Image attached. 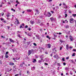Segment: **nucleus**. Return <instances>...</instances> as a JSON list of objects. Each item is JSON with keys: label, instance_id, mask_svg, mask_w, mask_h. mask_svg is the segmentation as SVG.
Segmentation results:
<instances>
[{"label": "nucleus", "instance_id": "obj_1", "mask_svg": "<svg viewBox=\"0 0 76 76\" xmlns=\"http://www.w3.org/2000/svg\"><path fill=\"white\" fill-rule=\"evenodd\" d=\"M34 50H28V55L30 56L31 54L32 53V54H33V53L34 52Z\"/></svg>", "mask_w": 76, "mask_h": 76}, {"label": "nucleus", "instance_id": "obj_2", "mask_svg": "<svg viewBox=\"0 0 76 76\" xmlns=\"http://www.w3.org/2000/svg\"><path fill=\"white\" fill-rule=\"evenodd\" d=\"M70 23H74V20L73 18H71L70 19Z\"/></svg>", "mask_w": 76, "mask_h": 76}, {"label": "nucleus", "instance_id": "obj_3", "mask_svg": "<svg viewBox=\"0 0 76 76\" xmlns=\"http://www.w3.org/2000/svg\"><path fill=\"white\" fill-rule=\"evenodd\" d=\"M51 45L50 44H48L47 45V48H51Z\"/></svg>", "mask_w": 76, "mask_h": 76}, {"label": "nucleus", "instance_id": "obj_4", "mask_svg": "<svg viewBox=\"0 0 76 76\" xmlns=\"http://www.w3.org/2000/svg\"><path fill=\"white\" fill-rule=\"evenodd\" d=\"M63 5H64V8H68V6H67V5H66V4H65V3H64V2H63Z\"/></svg>", "mask_w": 76, "mask_h": 76}, {"label": "nucleus", "instance_id": "obj_5", "mask_svg": "<svg viewBox=\"0 0 76 76\" xmlns=\"http://www.w3.org/2000/svg\"><path fill=\"white\" fill-rule=\"evenodd\" d=\"M40 57L41 58V60H43L44 58L43 55H41V56H40Z\"/></svg>", "mask_w": 76, "mask_h": 76}, {"label": "nucleus", "instance_id": "obj_6", "mask_svg": "<svg viewBox=\"0 0 76 76\" xmlns=\"http://www.w3.org/2000/svg\"><path fill=\"white\" fill-rule=\"evenodd\" d=\"M69 38L71 40V41H72L73 39V37H72V36H69Z\"/></svg>", "mask_w": 76, "mask_h": 76}, {"label": "nucleus", "instance_id": "obj_7", "mask_svg": "<svg viewBox=\"0 0 76 76\" xmlns=\"http://www.w3.org/2000/svg\"><path fill=\"white\" fill-rule=\"evenodd\" d=\"M69 44H67V45H66V49H67V50H69Z\"/></svg>", "mask_w": 76, "mask_h": 76}, {"label": "nucleus", "instance_id": "obj_8", "mask_svg": "<svg viewBox=\"0 0 76 76\" xmlns=\"http://www.w3.org/2000/svg\"><path fill=\"white\" fill-rule=\"evenodd\" d=\"M9 39L10 42H15V41H14L13 40V39H12L11 38H10Z\"/></svg>", "mask_w": 76, "mask_h": 76}, {"label": "nucleus", "instance_id": "obj_9", "mask_svg": "<svg viewBox=\"0 0 76 76\" xmlns=\"http://www.w3.org/2000/svg\"><path fill=\"white\" fill-rule=\"evenodd\" d=\"M50 19L51 21H53L54 20V18H53V17H51L50 18Z\"/></svg>", "mask_w": 76, "mask_h": 76}, {"label": "nucleus", "instance_id": "obj_10", "mask_svg": "<svg viewBox=\"0 0 76 76\" xmlns=\"http://www.w3.org/2000/svg\"><path fill=\"white\" fill-rule=\"evenodd\" d=\"M10 12H9L8 13H7V17H10Z\"/></svg>", "mask_w": 76, "mask_h": 76}, {"label": "nucleus", "instance_id": "obj_11", "mask_svg": "<svg viewBox=\"0 0 76 76\" xmlns=\"http://www.w3.org/2000/svg\"><path fill=\"white\" fill-rule=\"evenodd\" d=\"M65 70H68L69 69V67H66L65 68Z\"/></svg>", "mask_w": 76, "mask_h": 76}, {"label": "nucleus", "instance_id": "obj_12", "mask_svg": "<svg viewBox=\"0 0 76 76\" xmlns=\"http://www.w3.org/2000/svg\"><path fill=\"white\" fill-rule=\"evenodd\" d=\"M30 23L31 24H33L34 23V21H31Z\"/></svg>", "mask_w": 76, "mask_h": 76}, {"label": "nucleus", "instance_id": "obj_13", "mask_svg": "<svg viewBox=\"0 0 76 76\" xmlns=\"http://www.w3.org/2000/svg\"><path fill=\"white\" fill-rule=\"evenodd\" d=\"M30 71H27V74H28V75L29 74H30Z\"/></svg>", "mask_w": 76, "mask_h": 76}, {"label": "nucleus", "instance_id": "obj_14", "mask_svg": "<svg viewBox=\"0 0 76 76\" xmlns=\"http://www.w3.org/2000/svg\"><path fill=\"white\" fill-rule=\"evenodd\" d=\"M56 57H58V56L57 55H55V56H53V57L54 58H56Z\"/></svg>", "mask_w": 76, "mask_h": 76}, {"label": "nucleus", "instance_id": "obj_15", "mask_svg": "<svg viewBox=\"0 0 76 76\" xmlns=\"http://www.w3.org/2000/svg\"><path fill=\"white\" fill-rule=\"evenodd\" d=\"M35 11H36L37 14H39V11H38L37 10H35Z\"/></svg>", "mask_w": 76, "mask_h": 76}, {"label": "nucleus", "instance_id": "obj_16", "mask_svg": "<svg viewBox=\"0 0 76 76\" xmlns=\"http://www.w3.org/2000/svg\"><path fill=\"white\" fill-rule=\"evenodd\" d=\"M45 61H46L47 62H48L49 61L48 59H47V58H45Z\"/></svg>", "mask_w": 76, "mask_h": 76}, {"label": "nucleus", "instance_id": "obj_17", "mask_svg": "<svg viewBox=\"0 0 76 76\" xmlns=\"http://www.w3.org/2000/svg\"><path fill=\"white\" fill-rule=\"evenodd\" d=\"M49 14V17H50L51 15V14L50 12H48Z\"/></svg>", "mask_w": 76, "mask_h": 76}, {"label": "nucleus", "instance_id": "obj_18", "mask_svg": "<svg viewBox=\"0 0 76 76\" xmlns=\"http://www.w3.org/2000/svg\"><path fill=\"white\" fill-rule=\"evenodd\" d=\"M46 37L47 38H49V39H50V38L49 37V36H48V35H47Z\"/></svg>", "mask_w": 76, "mask_h": 76}, {"label": "nucleus", "instance_id": "obj_19", "mask_svg": "<svg viewBox=\"0 0 76 76\" xmlns=\"http://www.w3.org/2000/svg\"><path fill=\"white\" fill-rule=\"evenodd\" d=\"M17 22L18 24H19L20 23L19 20H17Z\"/></svg>", "mask_w": 76, "mask_h": 76}, {"label": "nucleus", "instance_id": "obj_20", "mask_svg": "<svg viewBox=\"0 0 76 76\" xmlns=\"http://www.w3.org/2000/svg\"><path fill=\"white\" fill-rule=\"evenodd\" d=\"M35 57H36V58H38V57H39L38 56L35 55Z\"/></svg>", "mask_w": 76, "mask_h": 76}, {"label": "nucleus", "instance_id": "obj_21", "mask_svg": "<svg viewBox=\"0 0 76 76\" xmlns=\"http://www.w3.org/2000/svg\"><path fill=\"white\" fill-rule=\"evenodd\" d=\"M5 57L7 58H8L9 56L7 55H5Z\"/></svg>", "mask_w": 76, "mask_h": 76}, {"label": "nucleus", "instance_id": "obj_22", "mask_svg": "<svg viewBox=\"0 0 76 76\" xmlns=\"http://www.w3.org/2000/svg\"><path fill=\"white\" fill-rule=\"evenodd\" d=\"M69 28V26H66V28Z\"/></svg>", "mask_w": 76, "mask_h": 76}, {"label": "nucleus", "instance_id": "obj_23", "mask_svg": "<svg viewBox=\"0 0 76 76\" xmlns=\"http://www.w3.org/2000/svg\"><path fill=\"white\" fill-rule=\"evenodd\" d=\"M72 56L73 57L74 56H75V53H73V54Z\"/></svg>", "mask_w": 76, "mask_h": 76}, {"label": "nucleus", "instance_id": "obj_24", "mask_svg": "<svg viewBox=\"0 0 76 76\" xmlns=\"http://www.w3.org/2000/svg\"><path fill=\"white\" fill-rule=\"evenodd\" d=\"M20 58H18V57H16L15 59L16 60H19L20 59Z\"/></svg>", "mask_w": 76, "mask_h": 76}, {"label": "nucleus", "instance_id": "obj_25", "mask_svg": "<svg viewBox=\"0 0 76 76\" xmlns=\"http://www.w3.org/2000/svg\"><path fill=\"white\" fill-rule=\"evenodd\" d=\"M32 68H33L34 69H35V66H33L32 68H31V70H33V69H32Z\"/></svg>", "mask_w": 76, "mask_h": 76}, {"label": "nucleus", "instance_id": "obj_26", "mask_svg": "<svg viewBox=\"0 0 76 76\" xmlns=\"http://www.w3.org/2000/svg\"><path fill=\"white\" fill-rule=\"evenodd\" d=\"M72 16L75 17L76 16V14H72Z\"/></svg>", "mask_w": 76, "mask_h": 76}, {"label": "nucleus", "instance_id": "obj_27", "mask_svg": "<svg viewBox=\"0 0 76 76\" xmlns=\"http://www.w3.org/2000/svg\"><path fill=\"white\" fill-rule=\"evenodd\" d=\"M36 59H34V61H33V62H35V61H36Z\"/></svg>", "mask_w": 76, "mask_h": 76}, {"label": "nucleus", "instance_id": "obj_28", "mask_svg": "<svg viewBox=\"0 0 76 76\" xmlns=\"http://www.w3.org/2000/svg\"><path fill=\"white\" fill-rule=\"evenodd\" d=\"M20 66H21V67H23V64H21L20 65Z\"/></svg>", "mask_w": 76, "mask_h": 76}, {"label": "nucleus", "instance_id": "obj_29", "mask_svg": "<svg viewBox=\"0 0 76 76\" xmlns=\"http://www.w3.org/2000/svg\"><path fill=\"white\" fill-rule=\"evenodd\" d=\"M27 11L28 12H31V10H27Z\"/></svg>", "mask_w": 76, "mask_h": 76}, {"label": "nucleus", "instance_id": "obj_30", "mask_svg": "<svg viewBox=\"0 0 76 76\" xmlns=\"http://www.w3.org/2000/svg\"><path fill=\"white\" fill-rule=\"evenodd\" d=\"M7 69L8 70L7 71H8V72H9V71H11V70H12V69H10V70H9V69L8 68V69Z\"/></svg>", "mask_w": 76, "mask_h": 76}, {"label": "nucleus", "instance_id": "obj_31", "mask_svg": "<svg viewBox=\"0 0 76 76\" xmlns=\"http://www.w3.org/2000/svg\"><path fill=\"white\" fill-rule=\"evenodd\" d=\"M70 61H72V63H74L73 61V60H72V59H70Z\"/></svg>", "mask_w": 76, "mask_h": 76}, {"label": "nucleus", "instance_id": "obj_32", "mask_svg": "<svg viewBox=\"0 0 76 76\" xmlns=\"http://www.w3.org/2000/svg\"><path fill=\"white\" fill-rule=\"evenodd\" d=\"M18 37H19V38H20L21 37V36H20V34L18 35Z\"/></svg>", "mask_w": 76, "mask_h": 76}, {"label": "nucleus", "instance_id": "obj_33", "mask_svg": "<svg viewBox=\"0 0 76 76\" xmlns=\"http://www.w3.org/2000/svg\"><path fill=\"white\" fill-rule=\"evenodd\" d=\"M67 15H67V14H65V17H67Z\"/></svg>", "mask_w": 76, "mask_h": 76}, {"label": "nucleus", "instance_id": "obj_34", "mask_svg": "<svg viewBox=\"0 0 76 76\" xmlns=\"http://www.w3.org/2000/svg\"><path fill=\"white\" fill-rule=\"evenodd\" d=\"M1 38H5V37H3V35H2L1 36Z\"/></svg>", "mask_w": 76, "mask_h": 76}, {"label": "nucleus", "instance_id": "obj_35", "mask_svg": "<svg viewBox=\"0 0 76 76\" xmlns=\"http://www.w3.org/2000/svg\"><path fill=\"white\" fill-rule=\"evenodd\" d=\"M46 17H49V13H48V14H47V15H46Z\"/></svg>", "mask_w": 76, "mask_h": 76}, {"label": "nucleus", "instance_id": "obj_36", "mask_svg": "<svg viewBox=\"0 0 76 76\" xmlns=\"http://www.w3.org/2000/svg\"><path fill=\"white\" fill-rule=\"evenodd\" d=\"M27 29H28V30H29V31H30L31 30V29L30 28H27Z\"/></svg>", "mask_w": 76, "mask_h": 76}, {"label": "nucleus", "instance_id": "obj_37", "mask_svg": "<svg viewBox=\"0 0 76 76\" xmlns=\"http://www.w3.org/2000/svg\"><path fill=\"white\" fill-rule=\"evenodd\" d=\"M42 61H41V60H39V63L41 62Z\"/></svg>", "mask_w": 76, "mask_h": 76}, {"label": "nucleus", "instance_id": "obj_38", "mask_svg": "<svg viewBox=\"0 0 76 76\" xmlns=\"http://www.w3.org/2000/svg\"><path fill=\"white\" fill-rule=\"evenodd\" d=\"M34 45H35V46H37V44H36V43H34L33 44Z\"/></svg>", "mask_w": 76, "mask_h": 76}, {"label": "nucleus", "instance_id": "obj_39", "mask_svg": "<svg viewBox=\"0 0 76 76\" xmlns=\"http://www.w3.org/2000/svg\"><path fill=\"white\" fill-rule=\"evenodd\" d=\"M27 35L29 36L30 37H31V34H27Z\"/></svg>", "mask_w": 76, "mask_h": 76}, {"label": "nucleus", "instance_id": "obj_40", "mask_svg": "<svg viewBox=\"0 0 76 76\" xmlns=\"http://www.w3.org/2000/svg\"><path fill=\"white\" fill-rule=\"evenodd\" d=\"M63 65H66V63L65 62H64Z\"/></svg>", "mask_w": 76, "mask_h": 76}, {"label": "nucleus", "instance_id": "obj_41", "mask_svg": "<svg viewBox=\"0 0 76 76\" xmlns=\"http://www.w3.org/2000/svg\"><path fill=\"white\" fill-rule=\"evenodd\" d=\"M62 60L63 61H65L64 58H62Z\"/></svg>", "mask_w": 76, "mask_h": 76}, {"label": "nucleus", "instance_id": "obj_42", "mask_svg": "<svg viewBox=\"0 0 76 76\" xmlns=\"http://www.w3.org/2000/svg\"><path fill=\"white\" fill-rule=\"evenodd\" d=\"M56 8H57V9H58L59 7H58V6H56Z\"/></svg>", "mask_w": 76, "mask_h": 76}, {"label": "nucleus", "instance_id": "obj_43", "mask_svg": "<svg viewBox=\"0 0 76 76\" xmlns=\"http://www.w3.org/2000/svg\"><path fill=\"white\" fill-rule=\"evenodd\" d=\"M43 25V23H41V24H40V26H42V25Z\"/></svg>", "mask_w": 76, "mask_h": 76}, {"label": "nucleus", "instance_id": "obj_44", "mask_svg": "<svg viewBox=\"0 0 76 76\" xmlns=\"http://www.w3.org/2000/svg\"><path fill=\"white\" fill-rule=\"evenodd\" d=\"M72 70H73V71H74L75 70V68H74L72 67Z\"/></svg>", "mask_w": 76, "mask_h": 76}, {"label": "nucleus", "instance_id": "obj_45", "mask_svg": "<svg viewBox=\"0 0 76 76\" xmlns=\"http://www.w3.org/2000/svg\"><path fill=\"white\" fill-rule=\"evenodd\" d=\"M28 28V26H26L25 27V28Z\"/></svg>", "mask_w": 76, "mask_h": 76}, {"label": "nucleus", "instance_id": "obj_46", "mask_svg": "<svg viewBox=\"0 0 76 76\" xmlns=\"http://www.w3.org/2000/svg\"><path fill=\"white\" fill-rule=\"evenodd\" d=\"M69 57H67L66 58V60H68V59H69Z\"/></svg>", "mask_w": 76, "mask_h": 76}, {"label": "nucleus", "instance_id": "obj_47", "mask_svg": "<svg viewBox=\"0 0 76 76\" xmlns=\"http://www.w3.org/2000/svg\"><path fill=\"white\" fill-rule=\"evenodd\" d=\"M23 28V27H22V25H20V28Z\"/></svg>", "mask_w": 76, "mask_h": 76}, {"label": "nucleus", "instance_id": "obj_48", "mask_svg": "<svg viewBox=\"0 0 76 76\" xmlns=\"http://www.w3.org/2000/svg\"><path fill=\"white\" fill-rule=\"evenodd\" d=\"M60 41L61 42H63V41H62V40H60Z\"/></svg>", "mask_w": 76, "mask_h": 76}, {"label": "nucleus", "instance_id": "obj_49", "mask_svg": "<svg viewBox=\"0 0 76 76\" xmlns=\"http://www.w3.org/2000/svg\"><path fill=\"white\" fill-rule=\"evenodd\" d=\"M19 74H16V75H15V76H18Z\"/></svg>", "mask_w": 76, "mask_h": 76}, {"label": "nucleus", "instance_id": "obj_50", "mask_svg": "<svg viewBox=\"0 0 76 76\" xmlns=\"http://www.w3.org/2000/svg\"><path fill=\"white\" fill-rule=\"evenodd\" d=\"M40 21H39V22L37 23V24H40Z\"/></svg>", "mask_w": 76, "mask_h": 76}, {"label": "nucleus", "instance_id": "obj_51", "mask_svg": "<svg viewBox=\"0 0 76 76\" xmlns=\"http://www.w3.org/2000/svg\"><path fill=\"white\" fill-rule=\"evenodd\" d=\"M40 30L41 31H42V28H40Z\"/></svg>", "mask_w": 76, "mask_h": 76}, {"label": "nucleus", "instance_id": "obj_52", "mask_svg": "<svg viewBox=\"0 0 76 76\" xmlns=\"http://www.w3.org/2000/svg\"><path fill=\"white\" fill-rule=\"evenodd\" d=\"M8 53H9V52H6V54H7V55L8 54Z\"/></svg>", "mask_w": 76, "mask_h": 76}, {"label": "nucleus", "instance_id": "obj_53", "mask_svg": "<svg viewBox=\"0 0 76 76\" xmlns=\"http://www.w3.org/2000/svg\"><path fill=\"white\" fill-rule=\"evenodd\" d=\"M58 66H60V64H59V63H58Z\"/></svg>", "mask_w": 76, "mask_h": 76}, {"label": "nucleus", "instance_id": "obj_54", "mask_svg": "<svg viewBox=\"0 0 76 76\" xmlns=\"http://www.w3.org/2000/svg\"><path fill=\"white\" fill-rule=\"evenodd\" d=\"M45 65H48V64L47 63H45Z\"/></svg>", "mask_w": 76, "mask_h": 76}, {"label": "nucleus", "instance_id": "obj_55", "mask_svg": "<svg viewBox=\"0 0 76 76\" xmlns=\"http://www.w3.org/2000/svg\"><path fill=\"white\" fill-rule=\"evenodd\" d=\"M16 2L18 3V4H19V2H18V1H16Z\"/></svg>", "mask_w": 76, "mask_h": 76}, {"label": "nucleus", "instance_id": "obj_56", "mask_svg": "<svg viewBox=\"0 0 76 76\" xmlns=\"http://www.w3.org/2000/svg\"><path fill=\"white\" fill-rule=\"evenodd\" d=\"M73 51H76V50H75V49H74V50H73Z\"/></svg>", "mask_w": 76, "mask_h": 76}, {"label": "nucleus", "instance_id": "obj_57", "mask_svg": "<svg viewBox=\"0 0 76 76\" xmlns=\"http://www.w3.org/2000/svg\"><path fill=\"white\" fill-rule=\"evenodd\" d=\"M66 38H68V35H66Z\"/></svg>", "mask_w": 76, "mask_h": 76}, {"label": "nucleus", "instance_id": "obj_58", "mask_svg": "<svg viewBox=\"0 0 76 76\" xmlns=\"http://www.w3.org/2000/svg\"><path fill=\"white\" fill-rule=\"evenodd\" d=\"M10 65H12V63L11 62H10Z\"/></svg>", "mask_w": 76, "mask_h": 76}, {"label": "nucleus", "instance_id": "obj_59", "mask_svg": "<svg viewBox=\"0 0 76 76\" xmlns=\"http://www.w3.org/2000/svg\"><path fill=\"white\" fill-rule=\"evenodd\" d=\"M54 36L55 37H57V35L55 34L54 35Z\"/></svg>", "mask_w": 76, "mask_h": 76}, {"label": "nucleus", "instance_id": "obj_60", "mask_svg": "<svg viewBox=\"0 0 76 76\" xmlns=\"http://www.w3.org/2000/svg\"><path fill=\"white\" fill-rule=\"evenodd\" d=\"M49 2H51L52 1V0H49Z\"/></svg>", "mask_w": 76, "mask_h": 76}, {"label": "nucleus", "instance_id": "obj_61", "mask_svg": "<svg viewBox=\"0 0 76 76\" xmlns=\"http://www.w3.org/2000/svg\"><path fill=\"white\" fill-rule=\"evenodd\" d=\"M10 27L9 26H7L8 29H9Z\"/></svg>", "mask_w": 76, "mask_h": 76}, {"label": "nucleus", "instance_id": "obj_62", "mask_svg": "<svg viewBox=\"0 0 76 76\" xmlns=\"http://www.w3.org/2000/svg\"><path fill=\"white\" fill-rule=\"evenodd\" d=\"M45 54H48V53L47 52H45Z\"/></svg>", "mask_w": 76, "mask_h": 76}, {"label": "nucleus", "instance_id": "obj_63", "mask_svg": "<svg viewBox=\"0 0 76 76\" xmlns=\"http://www.w3.org/2000/svg\"><path fill=\"white\" fill-rule=\"evenodd\" d=\"M59 34L60 35L61 34V32H59Z\"/></svg>", "mask_w": 76, "mask_h": 76}, {"label": "nucleus", "instance_id": "obj_64", "mask_svg": "<svg viewBox=\"0 0 76 76\" xmlns=\"http://www.w3.org/2000/svg\"><path fill=\"white\" fill-rule=\"evenodd\" d=\"M75 26H76V21H75Z\"/></svg>", "mask_w": 76, "mask_h": 76}]
</instances>
